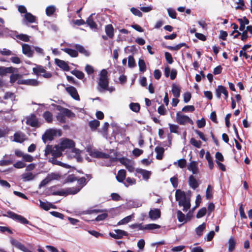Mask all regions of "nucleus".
Returning a JSON list of instances; mask_svg holds the SVG:
<instances>
[{"instance_id": "obj_1", "label": "nucleus", "mask_w": 252, "mask_h": 252, "mask_svg": "<svg viewBox=\"0 0 252 252\" xmlns=\"http://www.w3.org/2000/svg\"><path fill=\"white\" fill-rule=\"evenodd\" d=\"M175 199L178 201L179 206L183 207V211L187 212L191 206L190 199L186 196V193L184 191L181 189H177L175 192Z\"/></svg>"}, {"instance_id": "obj_2", "label": "nucleus", "mask_w": 252, "mask_h": 252, "mask_svg": "<svg viewBox=\"0 0 252 252\" xmlns=\"http://www.w3.org/2000/svg\"><path fill=\"white\" fill-rule=\"evenodd\" d=\"M107 71L103 69L101 70L100 77L98 80L97 90L100 92H103L106 90H110L109 88V79Z\"/></svg>"}, {"instance_id": "obj_3", "label": "nucleus", "mask_w": 252, "mask_h": 252, "mask_svg": "<svg viewBox=\"0 0 252 252\" xmlns=\"http://www.w3.org/2000/svg\"><path fill=\"white\" fill-rule=\"evenodd\" d=\"M57 109L60 111L56 116L57 120L62 123H65L66 122L65 116L69 118L75 117V114L67 108L58 105L57 106Z\"/></svg>"}, {"instance_id": "obj_4", "label": "nucleus", "mask_w": 252, "mask_h": 252, "mask_svg": "<svg viewBox=\"0 0 252 252\" xmlns=\"http://www.w3.org/2000/svg\"><path fill=\"white\" fill-rule=\"evenodd\" d=\"M55 186H52L48 189V195L66 196L68 194H75L80 191V189H67L66 190H56Z\"/></svg>"}, {"instance_id": "obj_5", "label": "nucleus", "mask_w": 252, "mask_h": 252, "mask_svg": "<svg viewBox=\"0 0 252 252\" xmlns=\"http://www.w3.org/2000/svg\"><path fill=\"white\" fill-rule=\"evenodd\" d=\"M86 149L89 155L92 158H110L109 154L100 152L93 148L91 145L87 146Z\"/></svg>"}, {"instance_id": "obj_6", "label": "nucleus", "mask_w": 252, "mask_h": 252, "mask_svg": "<svg viewBox=\"0 0 252 252\" xmlns=\"http://www.w3.org/2000/svg\"><path fill=\"white\" fill-rule=\"evenodd\" d=\"M3 216L11 218L22 224L32 225L31 223L27 219L12 211H8L7 212V215H3Z\"/></svg>"}, {"instance_id": "obj_7", "label": "nucleus", "mask_w": 252, "mask_h": 252, "mask_svg": "<svg viewBox=\"0 0 252 252\" xmlns=\"http://www.w3.org/2000/svg\"><path fill=\"white\" fill-rule=\"evenodd\" d=\"M33 73L39 76L41 73H43L42 76L45 78H50L52 76V74L50 72L47 71L44 67L41 65H36V67L32 68Z\"/></svg>"}, {"instance_id": "obj_8", "label": "nucleus", "mask_w": 252, "mask_h": 252, "mask_svg": "<svg viewBox=\"0 0 252 252\" xmlns=\"http://www.w3.org/2000/svg\"><path fill=\"white\" fill-rule=\"evenodd\" d=\"M176 122L181 125H185L187 123L193 124V122L190 118L188 116L181 114V112H178L176 114Z\"/></svg>"}, {"instance_id": "obj_9", "label": "nucleus", "mask_w": 252, "mask_h": 252, "mask_svg": "<svg viewBox=\"0 0 252 252\" xmlns=\"http://www.w3.org/2000/svg\"><path fill=\"white\" fill-rule=\"evenodd\" d=\"M57 135V130L53 129L47 130L42 136V139L44 143L47 141H52Z\"/></svg>"}, {"instance_id": "obj_10", "label": "nucleus", "mask_w": 252, "mask_h": 252, "mask_svg": "<svg viewBox=\"0 0 252 252\" xmlns=\"http://www.w3.org/2000/svg\"><path fill=\"white\" fill-rule=\"evenodd\" d=\"M17 72H18V69L12 66H0V76H5L8 73H12Z\"/></svg>"}, {"instance_id": "obj_11", "label": "nucleus", "mask_w": 252, "mask_h": 252, "mask_svg": "<svg viewBox=\"0 0 252 252\" xmlns=\"http://www.w3.org/2000/svg\"><path fill=\"white\" fill-rule=\"evenodd\" d=\"M26 124L34 127H39L40 126L38 119L34 114L32 115L30 118L27 119Z\"/></svg>"}, {"instance_id": "obj_12", "label": "nucleus", "mask_w": 252, "mask_h": 252, "mask_svg": "<svg viewBox=\"0 0 252 252\" xmlns=\"http://www.w3.org/2000/svg\"><path fill=\"white\" fill-rule=\"evenodd\" d=\"M60 148L64 151L67 148H73L75 147V143L72 140L66 139L61 143Z\"/></svg>"}, {"instance_id": "obj_13", "label": "nucleus", "mask_w": 252, "mask_h": 252, "mask_svg": "<svg viewBox=\"0 0 252 252\" xmlns=\"http://www.w3.org/2000/svg\"><path fill=\"white\" fill-rule=\"evenodd\" d=\"M65 90L73 99L78 101L80 100L77 91L75 87L73 86L67 87L65 88Z\"/></svg>"}, {"instance_id": "obj_14", "label": "nucleus", "mask_w": 252, "mask_h": 252, "mask_svg": "<svg viewBox=\"0 0 252 252\" xmlns=\"http://www.w3.org/2000/svg\"><path fill=\"white\" fill-rule=\"evenodd\" d=\"M17 84L19 85L23 84L32 86H36L38 85V81L34 79H28L26 80H18Z\"/></svg>"}, {"instance_id": "obj_15", "label": "nucleus", "mask_w": 252, "mask_h": 252, "mask_svg": "<svg viewBox=\"0 0 252 252\" xmlns=\"http://www.w3.org/2000/svg\"><path fill=\"white\" fill-rule=\"evenodd\" d=\"M161 212L159 209H151L149 212V217L152 220H157L160 217Z\"/></svg>"}, {"instance_id": "obj_16", "label": "nucleus", "mask_w": 252, "mask_h": 252, "mask_svg": "<svg viewBox=\"0 0 252 252\" xmlns=\"http://www.w3.org/2000/svg\"><path fill=\"white\" fill-rule=\"evenodd\" d=\"M94 14V13L91 14L87 19L86 23L90 27L91 29L96 30H97V25L96 23L94 21L93 17V15Z\"/></svg>"}, {"instance_id": "obj_17", "label": "nucleus", "mask_w": 252, "mask_h": 252, "mask_svg": "<svg viewBox=\"0 0 252 252\" xmlns=\"http://www.w3.org/2000/svg\"><path fill=\"white\" fill-rule=\"evenodd\" d=\"M114 29L112 24H108L105 26V32L110 39H113L114 36Z\"/></svg>"}, {"instance_id": "obj_18", "label": "nucleus", "mask_w": 252, "mask_h": 252, "mask_svg": "<svg viewBox=\"0 0 252 252\" xmlns=\"http://www.w3.org/2000/svg\"><path fill=\"white\" fill-rule=\"evenodd\" d=\"M14 140L16 142L22 143L26 140V135L22 132H17L14 134Z\"/></svg>"}, {"instance_id": "obj_19", "label": "nucleus", "mask_w": 252, "mask_h": 252, "mask_svg": "<svg viewBox=\"0 0 252 252\" xmlns=\"http://www.w3.org/2000/svg\"><path fill=\"white\" fill-rule=\"evenodd\" d=\"M55 63L59 67L63 69V70L66 71L69 70L70 68L69 65L64 61L56 59H55Z\"/></svg>"}, {"instance_id": "obj_20", "label": "nucleus", "mask_w": 252, "mask_h": 252, "mask_svg": "<svg viewBox=\"0 0 252 252\" xmlns=\"http://www.w3.org/2000/svg\"><path fill=\"white\" fill-rule=\"evenodd\" d=\"M11 244L17 248L22 251L24 252H28L30 250L28 249L24 245L16 240H12Z\"/></svg>"}, {"instance_id": "obj_21", "label": "nucleus", "mask_w": 252, "mask_h": 252, "mask_svg": "<svg viewBox=\"0 0 252 252\" xmlns=\"http://www.w3.org/2000/svg\"><path fill=\"white\" fill-rule=\"evenodd\" d=\"M22 51L24 55L28 57H32L33 56V51L32 50L31 46L27 44H24L22 45Z\"/></svg>"}, {"instance_id": "obj_22", "label": "nucleus", "mask_w": 252, "mask_h": 252, "mask_svg": "<svg viewBox=\"0 0 252 252\" xmlns=\"http://www.w3.org/2000/svg\"><path fill=\"white\" fill-rule=\"evenodd\" d=\"M188 169L191 171L193 174H197L199 172L197 167V163L195 161H192L188 166Z\"/></svg>"}, {"instance_id": "obj_23", "label": "nucleus", "mask_w": 252, "mask_h": 252, "mask_svg": "<svg viewBox=\"0 0 252 252\" xmlns=\"http://www.w3.org/2000/svg\"><path fill=\"white\" fill-rule=\"evenodd\" d=\"M189 186L193 189H196L199 186V183L197 180L193 175H190L189 178Z\"/></svg>"}, {"instance_id": "obj_24", "label": "nucleus", "mask_w": 252, "mask_h": 252, "mask_svg": "<svg viewBox=\"0 0 252 252\" xmlns=\"http://www.w3.org/2000/svg\"><path fill=\"white\" fill-rule=\"evenodd\" d=\"M21 177L24 182H27L33 180L35 175L32 172H28L22 174Z\"/></svg>"}, {"instance_id": "obj_25", "label": "nucleus", "mask_w": 252, "mask_h": 252, "mask_svg": "<svg viewBox=\"0 0 252 252\" xmlns=\"http://www.w3.org/2000/svg\"><path fill=\"white\" fill-rule=\"evenodd\" d=\"M137 173L140 174L142 175L143 178L145 180H148L151 175V171L143 169H137Z\"/></svg>"}, {"instance_id": "obj_26", "label": "nucleus", "mask_w": 252, "mask_h": 252, "mask_svg": "<svg viewBox=\"0 0 252 252\" xmlns=\"http://www.w3.org/2000/svg\"><path fill=\"white\" fill-rule=\"evenodd\" d=\"M126 177V171L124 169L120 170L116 176L117 180L120 183L123 182Z\"/></svg>"}, {"instance_id": "obj_27", "label": "nucleus", "mask_w": 252, "mask_h": 252, "mask_svg": "<svg viewBox=\"0 0 252 252\" xmlns=\"http://www.w3.org/2000/svg\"><path fill=\"white\" fill-rule=\"evenodd\" d=\"M155 150L157 153V159L158 160L162 159L164 153V149L163 147L157 146L155 148Z\"/></svg>"}, {"instance_id": "obj_28", "label": "nucleus", "mask_w": 252, "mask_h": 252, "mask_svg": "<svg viewBox=\"0 0 252 252\" xmlns=\"http://www.w3.org/2000/svg\"><path fill=\"white\" fill-rule=\"evenodd\" d=\"M49 161L51 162L52 164L55 165H60L62 167H66L67 168L70 167L69 165L58 160L57 158H56L55 157H52L50 158Z\"/></svg>"}, {"instance_id": "obj_29", "label": "nucleus", "mask_w": 252, "mask_h": 252, "mask_svg": "<svg viewBox=\"0 0 252 252\" xmlns=\"http://www.w3.org/2000/svg\"><path fill=\"white\" fill-rule=\"evenodd\" d=\"M74 47L76 49L77 52H79L80 53L83 54L87 57L90 55L89 52L87 51L83 46L79 44H75Z\"/></svg>"}, {"instance_id": "obj_30", "label": "nucleus", "mask_w": 252, "mask_h": 252, "mask_svg": "<svg viewBox=\"0 0 252 252\" xmlns=\"http://www.w3.org/2000/svg\"><path fill=\"white\" fill-rule=\"evenodd\" d=\"M171 91L175 97L178 98L180 97L181 89L179 86L175 84H173Z\"/></svg>"}, {"instance_id": "obj_31", "label": "nucleus", "mask_w": 252, "mask_h": 252, "mask_svg": "<svg viewBox=\"0 0 252 252\" xmlns=\"http://www.w3.org/2000/svg\"><path fill=\"white\" fill-rule=\"evenodd\" d=\"M226 91V88L225 87L219 85L217 87V88L216 89L215 93L216 96L218 98H220L221 97V94H223Z\"/></svg>"}, {"instance_id": "obj_32", "label": "nucleus", "mask_w": 252, "mask_h": 252, "mask_svg": "<svg viewBox=\"0 0 252 252\" xmlns=\"http://www.w3.org/2000/svg\"><path fill=\"white\" fill-rule=\"evenodd\" d=\"M77 183L79 185V186L75 188H70L69 189H80V190L81 189L87 184L86 179L84 177H82L79 179H77Z\"/></svg>"}, {"instance_id": "obj_33", "label": "nucleus", "mask_w": 252, "mask_h": 252, "mask_svg": "<svg viewBox=\"0 0 252 252\" xmlns=\"http://www.w3.org/2000/svg\"><path fill=\"white\" fill-rule=\"evenodd\" d=\"M62 50H63L66 53L68 54L71 57L75 58L78 56V53L77 51L75 50L67 48L62 49Z\"/></svg>"}, {"instance_id": "obj_34", "label": "nucleus", "mask_w": 252, "mask_h": 252, "mask_svg": "<svg viewBox=\"0 0 252 252\" xmlns=\"http://www.w3.org/2000/svg\"><path fill=\"white\" fill-rule=\"evenodd\" d=\"M100 125V122L97 120L91 121L89 123V126L92 131L95 130Z\"/></svg>"}, {"instance_id": "obj_35", "label": "nucleus", "mask_w": 252, "mask_h": 252, "mask_svg": "<svg viewBox=\"0 0 252 252\" xmlns=\"http://www.w3.org/2000/svg\"><path fill=\"white\" fill-rule=\"evenodd\" d=\"M177 217L179 222L184 223L187 222L186 215L181 211L178 210L177 211Z\"/></svg>"}, {"instance_id": "obj_36", "label": "nucleus", "mask_w": 252, "mask_h": 252, "mask_svg": "<svg viewBox=\"0 0 252 252\" xmlns=\"http://www.w3.org/2000/svg\"><path fill=\"white\" fill-rule=\"evenodd\" d=\"M40 206L46 211L49 210L50 208H55V206L50 203H45L40 200Z\"/></svg>"}, {"instance_id": "obj_37", "label": "nucleus", "mask_w": 252, "mask_h": 252, "mask_svg": "<svg viewBox=\"0 0 252 252\" xmlns=\"http://www.w3.org/2000/svg\"><path fill=\"white\" fill-rule=\"evenodd\" d=\"M228 251L229 252H232L234 250L236 246V241L233 237H231L229 238L228 240Z\"/></svg>"}, {"instance_id": "obj_38", "label": "nucleus", "mask_w": 252, "mask_h": 252, "mask_svg": "<svg viewBox=\"0 0 252 252\" xmlns=\"http://www.w3.org/2000/svg\"><path fill=\"white\" fill-rule=\"evenodd\" d=\"M43 117L48 123H51L53 121V115L49 111H45L43 114Z\"/></svg>"}, {"instance_id": "obj_39", "label": "nucleus", "mask_w": 252, "mask_h": 252, "mask_svg": "<svg viewBox=\"0 0 252 252\" xmlns=\"http://www.w3.org/2000/svg\"><path fill=\"white\" fill-rule=\"evenodd\" d=\"M55 149H54L52 156L53 157H55L56 158L60 157L62 155V152L63 150H61L60 147H57V146H55Z\"/></svg>"}, {"instance_id": "obj_40", "label": "nucleus", "mask_w": 252, "mask_h": 252, "mask_svg": "<svg viewBox=\"0 0 252 252\" xmlns=\"http://www.w3.org/2000/svg\"><path fill=\"white\" fill-rule=\"evenodd\" d=\"M206 159L208 161L209 167L211 170L214 168V162L213 158L211 157V155L209 152H207L205 156Z\"/></svg>"}, {"instance_id": "obj_41", "label": "nucleus", "mask_w": 252, "mask_h": 252, "mask_svg": "<svg viewBox=\"0 0 252 252\" xmlns=\"http://www.w3.org/2000/svg\"><path fill=\"white\" fill-rule=\"evenodd\" d=\"M25 18L28 22L31 23L35 22L36 20V17L29 12H27L25 14Z\"/></svg>"}, {"instance_id": "obj_42", "label": "nucleus", "mask_w": 252, "mask_h": 252, "mask_svg": "<svg viewBox=\"0 0 252 252\" xmlns=\"http://www.w3.org/2000/svg\"><path fill=\"white\" fill-rule=\"evenodd\" d=\"M71 73L75 76L77 78L82 80L84 78V73L80 70L74 69L71 71Z\"/></svg>"}, {"instance_id": "obj_43", "label": "nucleus", "mask_w": 252, "mask_h": 252, "mask_svg": "<svg viewBox=\"0 0 252 252\" xmlns=\"http://www.w3.org/2000/svg\"><path fill=\"white\" fill-rule=\"evenodd\" d=\"M138 66L140 71L144 72L146 70V65L144 60L141 59H139Z\"/></svg>"}, {"instance_id": "obj_44", "label": "nucleus", "mask_w": 252, "mask_h": 252, "mask_svg": "<svg viewBox=\"0 0 252 252\" xmlns=\"http://www.w3.org/2000/svg\"><path fill=\"white\" fill-rule=\"evenodd\" d=\"M130 109L134 112H138L140 109V105L138 103L131 102L129 104Z\"/></svg>"}, {"instance_id": "obj_45", "label": "nucleus", "mask_w": 252, "mask_h": 252, "mask_svg": "<svg viewBox=\"0 0 252 252\" xmlns=\"http://www.w3.org/2000/svg\"><path fill=\"white\" fill-rule=\"evenodd\" d=\"M104 211L106 212L107 211L106 210H103V209H91V210H87L83 211V214H92L93 213H101V212H103Z\"/></svg>"}, {"instance_id": "obj_46", "label": "nucleus", "mask_w": 252, "mask_h": 252, "mask_svg": "<svg viewBox=\"0 0 252 252\" xmlns=\"http://www.w3.org/2000/svg\"><path fill=\"white\" fill-rule=\"evenodd\" d=\"M205 223H203L202 224L199 225L195 229L196 233L197 235L199 236H201L202 235L203 231L205 228Z\"/></svg>"}, {"instance_id": "obj_47", "label": "nucleus", "mask_w": 252, "mask_h": 252, "mask_svg": "<svg viewBox=\"0 0 252 252\" xmlns=\"http://www.w3.org/2000/svg\"><path fill=\"white\" fill-rule=\"evenodd\" d=\"M22 76V75L16 73L14 74L13 73L10 76V83L11 84H14L16 80H17L19 78H21Z\"/></svg>"}, {"instance_id": "obj_48", "label": "nucleus", "mask_w": 252, "mask_h": 252, "mask_svg": "<svg viewBox=\"0 0 252 252\" xmlns=\"http://www.w3.org/2000/svg\"><path fill=\"white\" fill-rule=\"evenodd\" d=\"M213 189L211 185H208L206 191V198L210 199L213 197Z\"/></svg>"}, {"instance_id": "obj_49", "label": "nucleus", "mask_w": 252, "mask_h": 252, "mask_svg": "<svg viewBox=\"0 0 252 252\" xmlns=\"http://www.w3.org/2000/svg\"><path fill=\"white\" fill-rule=\"evenodd\" d=\"M56 8L53 5H50L46 7V14L47 16H50L52 15L55 12Z\"/></svg>"}, {"instance_id": "obj_50", "label": "nucleus", "mask_w": 252, "mask_h": 252, "mask_svg": "<svg viewBox=\"0 0 252 252\" xmlns=\"http://www.w3.org/2000/svg\"><path fill=\"white\" fill-rule=\"evenodd\" d=\"M136 65L135 60L132 56L128 57V66L130 68H133Z\"/></svg>"}, {"instance_id": "obj_51", "label": "nucleus", "mask_w": 252, "mask_h": 252, "mask_svg": "<svg viewBox=\"0 0 252 252\" xmlns=\"http://www.w3.org/2000/svg\"><path fill=\"white\" fill-rule=\"evenodd\" d=\"M160 225L155 224V223H150L148 224H146L144 226V228L148 230H153L155 229H158L160 228Z\"/></svg>"}, {"instance_id": "obj_52", "label": "nucleus", "mask_w": 252, "mask_h": 252, "mask_svg": "<svg viewBox=\"0 0 252 252\" xmlns=\"http://www.w3.org/2000/svg\"><path fill=\"white\" fill-rule=\"evenodd\" d=\"M207 209L205 207H203L199 210L198 211L197 214H196V218L197 219L201 218L204 216L206 213Z\"/></svg>"}, {"instance_id": "obj_53", "label": "nucleus", "mask_w": 252, "mask_h": 252, "mask_svg": "<svg viewBox=\"0 0 252 252\" xmlns=\"http://www.w3.org/2000/svg\"><path fill=\"white\" fill-rule=\"evenodd\" d=\"M190 143L191 145L197 148H200L201 146V142L200 141H197L194 138L190 139Z\"/></svg>"}, {"instance_id": "obj_54", "label": "nucleus", "mask_w": 252, "mask_h": 252, "mask_svg": "<svg viewBox=\"0 0 252 252\" xmlns=\"http://www.w3.org/2000/svg\"><path fill=\"white\" fill-rule=\"evenodd\" d=\"M16 37L25 42H29L30 41V37L29 36L25 34H20L16 35Z\"/></svg>"}, {"instance_id": "obj_55", "label": "nucleus", "mask_w": 252, "mask_h": 252, "mask_svg": "<svg viewBox=\"0 0 252 252\" xmlns=\"http://www.w3.org/2000/svg\"><path fill=\"white\" fill-rule=\"evenodd\" d=\"M170 182L172 184L173 187L175 189L177 188L178 187V179L177 175H176V176H174L173 177H171L170 179Z\"/></svg>"}, {"instance_id": "obj_56", "label": "nucleus", "mask_w": 252, "mask_h": 252, "mask_svg": "<svg viewBox=\"0 0 252 252\" xmlns=\"http://www.w3.org/2000/svg\"><path fill=\"white\" fill-rule=\"evenodd\" d=\"M170 131L171 133H178L179 127L178 126L174 124H169Z\"/></svg>"}, {"instance_id": "obj_57", "label": "nucleus", "mask_w": 252, "mask_h": 252, "mask_svg": "<svg viewBox=\"0 0 252 252\" xmlns=\"http://www.w3.org/2000/svg\"><path fill=\"white\" fill-rule=\"evenodd\" d=\"M131 216H128L124 218L122 220H121L120 221H119L118 223V225H122V224H126V223L129 222L131 220Z\"/></svg>"}, {"instance_id": "obj_58", "label": "nucleus", "mask_w": 252, "mask_h": 252, "mask_svg": "<svg viewBox=\"0 0 252 252\" xmlns=\"http://www.w3.org/2000/svg\"><path fill=\"white\" fill-rule=\"evenodd\" d=\"M130 11L132 12V13L133 15L137 16L139 17H141L142 16V12L139 9H138L136 8H134V7L131 8Z\"/></svg>"}, {"instance_id": "obj_59", "label": "nucleus", "mask_w": 252, "mask_h": 252, "mask_svg": "<svg viewBox=\"0 0 252 252\" xmlns=\"http://www.w3.org/2000/svg\"><path fill=\"white\" fill-rule=\"evenodd\" d=\"M195 110V107L193 105H187L182 108V111L184 112H192Z\"/></svg>"}, {"instance_id": "obj_60", "label": "nucleus", "mask_w": 252, "mask_h": 252, "mask_svg": "<svg viewBox=\"0 0 252 252\" xmlns=\"http://www.w3.org/2000/svg\"><path fill=\"white\" fill-rule=\"evenodd\" d=\"M165 58L167 62L169 64H172L173 62V59L171 54L169 52L165 53Z\"/></svg>"}, {"instance_id": "obj_61", "label": "nucleus", "mask_w": 252, "mask_h": 252, "mask_svg": "<svg viewBox=\"0 0 252 252\" xmlns=\"http://www.w3.org/2000/svg\"><path fill=\"white\" fill-rule=\"evenodd\" d=\"M55 148V147H53L52 145H47L46 147L45 150H44L45 154L46 155L52 154V153Z\"/></svg>"}, {"instance_id": "obj_62", "label": "nucleus", "mask_w": 252, "mask_h": 252, "mask_svg": "<svg viewBox=\"0 0 252 252\" xmlns=\"http://www.w3.org/2000/svg\"><path fill=\"white\" fill-rule=\"evenodd\" d=\"M26 166V164L22 161H18L13 164V166L17 169L23 168Z\"/></svg>"}, {"instance_id": "obj_63", "label": "nucleus", "mask_w": 252, "mask_h": 252, "mask_svg": "<svg viewBox=\"0 0 252 252\" xmlns=\"http://www.w3.org/2000/svg\"><path fill=\"white\" fill-rule=\"evenodd\" d=\"M187 160L185 158H181L178 161V165L181 168H184L186 166Z\"/></svg>"}, {"instance_id": "obj_64", "label": "nucleus", "mask_w": 252, "mask_h": 252, "mask_svg": "<svg viewBox=\"0 0 252 252\" xmlns=\"http://www.w3.org/2000/svg\"><path fill=\"white\" fill-rule=\"evenodd\" d=\"M158 112L161 115H165L166 114V110L164 106L162 104L158 108Z\"/></svg>"}]
</instances>
